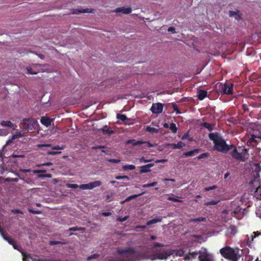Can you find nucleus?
<instances>
[{
  "label": "nucleus",
  "instance_id": "nucleus-52",
  "mask_svg": "<svg viewBox=\"0 0 261 261\" xmlns=\"http://www.w3.org/2000/svg\"><path fill=\"white\" fill-rule=\"evenodd\" d=\"M168 199L169 200H172V201H173L174 202H182V200H180L177 198H173V197H169L168 198Z\"/></svg>",
  "mask_w": 261,
  "mask_h": 261
},
{
  "label": "nucleus",
  "instance_id": "nucleus-41",
  "mask_svg": "<svg viewBox=\"0 0 261 261\" xmlns=\"http://www.w3.org/2000/svg\"><path fill=\"white\" fill-rule=\"evenodd\" d=\"M242 259L244 261H253L254 260V258L253 256L248 254L245 256V257L243 258Z\"/></svg>",
  "mask_w": 261,
  "mask_h": 261
},
{
  "label": "nucleus",
  "instance_id": "nucleus-57",
  "mask_svg": "<svg viewBox=\"0 0 261 261\" xmlns=\"http://www.w3.org/2000/svg\"><path fill=\"white\" fill-rule=\"evenodd\" d=\"M12 156L14 158H23L24 156L23 154H18L17 153L14 152L13 154L12 155Z\"/></svg>",
  "mask_w": 261,
  "mask_h": 261
},
{
  "label": "nucleus",
  "instance_id": "nucleus-47",
  "mask_svg": "<svg viewBox=\"0 0 261 261\" xmlns=\"http://www.w3.org/2000/svg\"><path fill=\"white\" fill-rule=\"evenodd\" d=\"M115 178L117 180H120V179H126V180H129V178L128 176H126V175H123V176H117L115 177Z\"/></svg>",
  "mask_w": 261,
  "mask_h": 261
},
{
  "label": "nucleus",
  "instance_id": "nucleus-29",
  "mask_svg": "<svg viewBox=\"0 0 261 261\" xmlns=\"http://www.w3.org/2000/svg\"><path fill=\"white\" fill-rule=\"evenodd\" d=\"M92 10L91 9H82L81 10L75 9L73 10V13L74 14H79L80 13H92Z\"/></svg>",
  "mask_w": 261,
  "mask_h": 261
},
{
  "label": "nucleus",
  "instance_id": "nucleus-4",
  "mask_svg": "<svg viewBox=\"0 0 261 261\" xmlns=\"http://www.w3.org/2000/svg\"><path fill=\"white\" fill-rule=\"evenodd\" d=\"M221 255L231 261H238L241 257L239 249H233L231 247H223L219 250Z\"/></svg>",
  "mask_w": 261,
  "mask_h": 261
},
{
  "label": "nucleus",
  "instance_id": "nucleus-42",
  "mask_svg": "<svg viewBox=\"0 0 261 261\" xmlns=\"http://www.w3.org/2000/svg\"><path fill=\"white\" fill-rule=\"evenodd\" d=\"M19 178L18 177L16 178H11V177H7L5 178V181L7 182H18Z\"/></svg>",
  "mask_w": 261,
  "mask_h": 261
},
{
  "label": "nucleus",
  "instance_id": "nucleus-13",
  "mask_svg": "<svg viewBox=\"0 0 261 261\" xmlns=\"http://www.w3.org/2000/svg\"><path fill=\"white\" fill-rule=\"evenodd\" d=\"M198 256V252L193 251L192 252H188L187 254L185 255L184 259L185 260H192L193 259H195Z\"/></svg>",
  "mask_w": 261,
  "mask_h": 261
},
{
  "label": "nucleus",
  "instance_id": "nucleus-27",
  "mask_svg": "<svg viewBox=\"0 0 261 261\" xmlns=\"http://www.w3.org/2000/svg\"><path fill=\"white\" fill-rule=\"evenodd\" d=\"M254 196L257 199H261V187H257L254 192Z\"/></svg>",
  "mask_w": 261,
  "mask_h": 261
},
{
  "label": "nucleus",
  "instance_id": "nucleus-8",
  "mask_svg": "<svg viewBox=\"0 0 261 261\" xmlns=\"http://www.w3.org/2000/svg\"><path fill=\"white\" fill-rule=\"evenodd\" d=\"M233 84L231 83L226 82L224 84H221V92L222 94L230 95L232 94Z\"/></svg>",
  "mask_w": 261,
  "mask_h": 261
},
{
  "label": "nucleus",
  "instance_id": "nucleus-54",
  "mask_svg": "<svg viewBox=\"0 0 261 261\" xmlns=\"http://www.w3.org/2000/svg\"><path fill=\"white\" fill-rule=\"evenodd\" d=\"M128 216H125L123 218H121V217H119V218H117V221H119V222H124L125 221H126V220L128 219Z\"/></svg>",
  "mask_w": 261,
  "mask_h": 261
},
{
  "label": "nucleus",
  "instance_id": "nucleus-46",
  "mask_svg": "<svg viewBox=\"0 0 261 261\" xmlns=\"http://www.w3.org/2000/svg\"><path fill=\"white\" fill-rule=\"evenodd\" d=\"M217 188V186L214 185V186H213L204 188V191H210V190H213L216 189Z\"/></svg>",
  "mask_w": 261,
  "mask_h": 261
},
{
  "label": "nucleus",
  "instance_id": "nucleus-9",
  "mask_svg": "<svg viewBox=\"0 0 261 261\" xmlns=\"http://www.w3.org/2000/svg\"><path fill=\"white\" fill-rule=\"evenodd\" d=\"M101 181H92L89 184L81 185L80 186V188L82 190H91L94 188L101 186Z\"/></svg>",
  "mask_w": 261,
  "mask_h": 261
},
{
  "label": "nucleus",
  "instance_id": "nucleus-34",
  "mask_svg": "<svg viewBox=\"0 0 261 261\" xmlns=\"http://www.w3.org/2000/svg\"><path fill=\"white\" fill-rule=\"evenodd\" d=\"M201 125L208 129L209 131H212L213 130V127L211 124L208 123L207 122H203L202 123Z\"/></svg>",
  "mask_w": 261,
  "mask_h": 261
},
{
  "label": "nucleus",
  "instance_id": "nucleus-39",
  "mask_svg": "<svg viewBox=\"0 0 261 261\" xmlns=\"http://www.w3.org/2000/svg\"><path fill=\"white\" fill-rule=\"evenodd\" d=\"M220 202L219 200H213L210 201L206 202L204 203V205L206 206L211 205H216L218 204Z\"/></svg>",
  "mask_w": 261,
  "mask_h": 261
},
{
  "label": "nucleus",
  "instance_id": "nucleus-6",
  "mask_svg": "<svg viewBox=\"0 0 261 261\" xmlns=\"http://www.w3.org/2000/svg\"><path fill=\"white\" fill-rule=\"evenodd\" d=\"M198 261H216L214 255L206 249L198 251Z\"/></svg>",
  "mask_w": 261,
  "mask_h": 261
},
{
  "label": "nucleus",
  "instance_id": "nucleus-43",
  "mask_svg": "<svg viewBox=\"0 0 261 261\" xmlns=\"http://www.w3.org/2000/svg\"><path fill=\"white\" fill-rule=\"evenodd\" d=\"M209 153L208 152H205L201 154H200L199 156L197 157V159L198 160H201L204 158H206L209 156Z\"/></svg>",
  "mask_w": 261,
  "mask_h": 261
},
{
  "label": "nucleus",
  "instance_id": "nucleus-24",
  "mask_svg": "<svg viewBox=\"0 0 261 261\" xmlns=\"http://www.w3.org/2000/svg\"><path fill=\"white\" fill-rule=\"evenodd\" d=\"M256 138H260L261 139V135L259 136H257L255 135H251L250 138H249V140L247 142V144L248 146H251V143L252 142L257 143L256 140Z\"/></svg>",
  "mask_w": 261,
  "mask_h": 261
},
{
  "label": "nucleus",
  "instance_id": "nucleus-60",
  "mask_svg": "<svg viewBox=\"0 0 261 261\" xmlns=\"http://www.w3.org/2000/svg\"><path fill=\"white\" fill-rule=\"evenodd\" d=\"M173 108L174 111L175 112H176L177 113H178V114H180V112L179 111V110L178 109V107H177L176 105L173 104Z\"/></svg>",
  "mask_w": 261,
  "mask_h": 261
},
{
  "label": "nucleus",
  "instance_id": "nucleus-5",
  "mask_svg": "<svg viewBox=\"0 0 261 261\" xmlns=\"http://www.w3.org/2000/svg\"><path fill=\"white\" fill-rule=\"evenodd\" d=\"M38 125V122L33 118H24L20 124V127L23 132L26 133L29 130H34Z\"/></svg>",
  "mask_w": 261,
  "mask_h": 261
},
{
  "label": "nucleus",
  "instance_id": "nucleus-55",
  "mask_svg": "<svg viewBox=\"0 0 261 261\" xmlns=\"http://www.w3.org/2000/svg\"><path fill=\"white\" fill-rule=\"evenodd\" d=\"M109 162L111 163L117 164L120 162V159H109Z\"/></svg>",
  "mask_w": 261,
  "mask_h": 261
},
{
  "label": "nucleus",
  "instance_id": "nucleus-58",
  "mask_svg": "<svg viewBox=\"0 0 261 261\" xmlns=\"http://www.w3.org/2000/svg\"><path fill=\"white\" fill-rule=\"evenodd\" d=\"M67 186L68 188H70L72 189H76L78 187L79 188V186H78L76 184H68Z\"/></svg>",
  "mask_w": 261,
  "mask_h": 261
},
{
  "label": "nucleus",
  "instance_id": "nucleus-15",
  "mask_svg": "<svg viewBox=\"0 0 261 261\" xmlns=\"http://www.w3.org/2000/svg\"><path fill=\"white\" fill-rule=\"evenodd\" d=\"M237 232V228L234 225H230L226 229V234L228 237H232L236 234Z\"/></svg>",
  "mask_w": 261,
  "mask_h": 261
},
{
  "label": "nucleus",
  "instance_id": "nucleus-62",
  "mask_svg": "<svg viewBox=\"0 0 261 261\" xmlns=\"http://www.w3.org/2000/svg\"><path fill=\"white\" fill-rule=\"evenodd\" d=\"M22 255H23V261H27L26 260L27 258H30V255L27 254L23 252H22Z\"/></svg>",
  "mask_w": 261,
  "mask_h": 261
},
{
  "label": "nucleus",
  "instance_id": "nucleus-10",
  "mask_svg": "<svg viewBox=\"0 0 261 261\" xmlns=\"http://www.w3.org/2000/svg\"><path fill=\"white\" fill-rule=\"evenodd\" d=\"M261 232L260 231H254L253 233H251V234L249 236L248 235H247L246 236V242L247 245L249 247H251L252 244L253 242V241L254 240V239L256 237L260 236Z\"/></svg>",
  "mask_w": 261,
  "mask_h": 261
},
{
  "label": "nucleus",
  "instance_id": "nucleus-33",
  "mask_svg": "<svg viewBox=\"0 0 261 261\" xmlns=\"http://www.w3.org/2000/svg\"><path fill=\"white\" fill-rule=\"evenodd\" d=\"M161 221V219L160 218H155L149 221H148L147 222V225H150L153 224H155L158 222H160Z\"/></svg>",
  "mask_w": 261,
  "mask_h": 261
},
{
  "label": "nucleus",
  "instance_id": "nucleus-56",
  "mask_svg": "<svg viewBox=\"0 0 261 261\" xmlns=\"http://www.w3.org/2000/svg\"><path fill=\"white\" fill-rule=\"evenodd\" d=\"M163 247V244L160 243H155L153 246V249L154 250L156 247Z\"/></svg>",
  "mask_w": 261,
  "mask_h": 261
},
{
  "label": "nucleus",
  "instance_id": "nucleus-16",
  "mask_svg": "<svg viewBox=\"0 0 261 261\" xmlns=\"http://www.w3.org/2000/svg\"><path fill=\"white\" fill-rule=\"evenodd\" d=\"M207 92L206 90H198L197 97L198 99L202 100L207 97Z\"/></svg>",
  "mask_w": 261,
  "mask_h": 261
},
{
  "label": "nucleus",
  "instance_id": "nucleus-49",
  "mask_svg": "<svg viewBox=\"0 0 261 261\" xmlns=\"http://www.w3.org/2000/svg\"><path fill=\"white\" fill-rule=\"evenodd\" d=\"M99 256V255L98 254H96V253L94 254H93V255H91L89 256H88L87 260H89L90 259H94V258H97Z\"/></svg>",
  "mask_w": 261,
  "mask_h": 261
},
{
  "label": "nucleus",
  "instance_id": "nucleus-26",
  "mask_svg": "<svg viewBox=\"0 0 261 261\" xmlns=\"http://www.w3.org/2000/svg\"><path fill=\"white\" fill-rule=\"evenodd\" d=\"M185 146V144L183 142H178L177 143H172L170 144V146L173 149L181 148Z\"/></svg>",
  "mask_w": 261,
  "mask_h": 261
},
{
  "label": "nucleus",
  "instance_id": "nucleus-18",
  "mask_svg": "<svg viewBox=\"0 0 261 261\" xmlns=\"http://www.w3.org/2000/svg\"><path fill=\"white\" fill-rule=\"evenodd\" d=\"M2 235V237L4 238V239L5 241H7L8 242V243L10 245H13L14 242H15L14 240L13 239L9 234L7 233L6 232H4V233L1 234Z\"/></svg>",
  "mask_w": 261,
  "mask_h": 261
},
{
  "label": "nucleus",
  "instance_id": "nucleus-25",
  "mask_svg": "<svg viewBox=\"0 0 261 261\" xmlns=\"http://www.w3.org/2000/svg\"><path fill=\"white\" fill-rule=\"evenodd\" d=\"M101 130L102 131V133H103L104 134L111 135L113 134L114 133V131L110 129L109 126L107 125H105L104 126H103Z\"/></svg>",
  "mask_w": 261,
  "mask_h": 261
},
{
  "label": "nucleus",
  "instance_id": "nucleus-59",
  "mask_svg": "<svg viewBox=\"0 0 261 261\" xmlns=\"http://www.w3.org/2000/svg\"><path fill=\"white\" fill-rule=\"evenodd\" d=\"M51 145L50 144H39L38 147H50Z\"/></svg>",
  "mask_w": 261,
  "mask_h": 261
},
{
  "label": "nucleus",
  "instance_id": "nucleus-1",
  "mask_svg": "<svg viewBox=\"0 0 261 261\" xmlns=\"http://www.w3.org/2000/svg\"><path fill=\"white\" fill-rule=\"evenodd\" d=\"M117 253L120 255V257H112L109 261H136L145 258L144 253H138L133 247L118 248L117 250Z\"/></svg>",
  "mask_w": 261,
  "mask_h": 261
},
{
  "label": "nucleus",
  "instance_id": "nucleus-28",
  "mask_svg": "<svg viewBox=\"0 0 261 261\" xmlns=\"http://www.w3.org/2000/svg\"><path fill=\"white\" fill-rule=\"evenodd\" d=\"M68 231H81L82 232H84L86 230V228L85 227H73L69 228L68 229Z\"/></svg>",
  "mask_w": 261,
  "mask_h": 261
},
{
  "label": "nucleus",
  "instance_id": "nucleus-12",
  "mask_svg": "<svg viewBox=\"0 0 261 261\" xmlns=\"http://www.w3.org/2000/svg\"><path fill=\"white\" fill-rule=\"evenodd\" d=\"M163 104L161 103H153L150 110L153 113L159 114L163 111Z\"/></svg>",
  "mask_w": 261,
  "mask_h": 261
},
{
  "label": "nucleus",
  "instance_id": "nucleus-7",
  "mask_svg": "<svg viewBox=\"0 0 261 261\" xmlns=\"http://www.w3.org/2000/svg\"><path fill=\"white\" fill-rule=\"evenodd\" d=\"M187 249L182 248L176 250H172L169 251H164V259L168 258L170 255H175L178 256H184L187 254Z\"/></svg>",
  "mask_w": 261,
  "mask_h": 261
},
{
  "label": "nucleus",
  "instance_id": "nucleus-63",
  "mask_svg": "<svg viewBox=\"0 0 261 261\" xmlns=\"http://www.w3.org/2000/svg\"><path fill=\"white\" fill-rule=\"evenodd\" d=\"M255 170L257 172L260 171V170H261V166H260V164H256L255 165Z\"/></svg>",
  "mask_w": 261,
  "mask_h": 261
},
{
  "label": "nucleus",
  "instance_id": "nucleus-17",
  "mask_svg": "<svg viewBox=\"0 0 261 261\" xmlns=\"http://www.w3.org/2000/svg\"><path fill=\"white\" fill-rule=\"evenodd\" d=\"M52 121L51 118L46 116L42 117L41 119V123L47 127L51 125Z\"/></svg>",
  "mask_w": 261,
  "mask_h": 261
},
{
  "label": "nucleus",
  "instance_id": "nucleus-64",
  "mask_svg": "<svg viewBox=\"0 0 261 261\" xmlns=\"http://www.w3.org/2000/svg\"><path fill=\"white\" fill-rule=\"evenodd\" d=\"M46 170H33V173H45Z\"/></svg>",
  "mask_w": 261,
  "mask_h": 261
},
{
  "label": "nucleus",
  "instance_id": "nucleus-19",
  "mask_svg": "<svg viewBox=\"0 0 261 261\" xmlns=\"http://www.w3.org/2000/svg\"><path fill=\"white\" fill-rule=\"evenodd\" d=\"M2 235V237L4 238V239L5 241H7L8 242V243L10 245H13L14 242H15L14 240L13 239L9 234L7 233L6 232H4V233L1 234Z\"/></svg>",
  "mask_w": 261,
  "mask_h": 261
},
{
  "label": "nucleus",
  "instance_id": "nucleus-51",
  "mask_svg": "<svg viewBox=\"0 0 261 261\" xmlns=\"http://www.w3.org/2000/svg\"><path fill=\"white\" fill-rule=\"evenodd\" d=\"M49 244L53 246V245L62 244V243L61 242H59V241H51L50 242H49Z\"/></svg>",
  "mask_w": 261,
  "mask_h": 261
},
{
  "label": "nucleus",
  "instance_id": "nucleus-53",
  "mask_svg": "<svg viewBox=\"0 0 261 261\" xmlns=\"http://www.w3.org/2000/svg\"><path fill=\"white\" fill-rule=\"evenodd\" d=\"M13 247V248L18 250V251H21V250H22V248L18 246L15 243V242H14V244L13 245H12Z\"/></svg>",
  "mask_w": 261,
  "mask_h": 261
},
{
  "label": "nucleus",
  "instance_id": "nucleus-11",
  "mask_svg": "<svg viewBox=\"0 0 261 261\" xmlns=\"http://www.w3.org/2000/svg\"><path fill=\"white\" fill-rule=\"evenodd\" d=\"M126 144H131L134 146L140 145L141 144H145V147H152V145L149 142H143L141 141H135V139H129L126 141Z\"/></svg>",
  "mask_w": 261,
  "mask_h": 261
},
{
  "label": "nucleus",
  "instance_id": "nucleus-36",
  "mask_svg": "<svg viewBox=\"0 0 261 261\" xmlns=\"http://www.w3.org/2000/svg\"><path fill=\"white\" fill-rule=\"evenodd\" d=\"M123 169L125 171L128 170H134L135 169V166L134 165H125L123 166Z\"/></svg>",
  "mask_w": 261,
  "mask_h": 261
},
{
  "label": "nucleus",
  "instance_id": "nucleus-40",
  "mask_svg": "<svg viewBox=\"0 0 261 261\" xmlns=\"http://www.w3.org/2000/svg\"><path fill=\"white\" fill-rule=\"evenodd\" d=\"M117 118L121 121H125L128 119L127 117L124 115L121 114H117Z\"/></svg>",
  "mask_w": 261,
  "mask_h": 261
},
{
  "label": "nucleus",
  "instance_id": "nucleus-2",
  "mask_svg": "<svg viewBox=\"0 0 261 261\" xmlns=\"http://www.w3.org/2000/svg\"><path fill=\"white\" fill-rule=\"evenodd\" d=\"M208 138L213 142L214 150L223 153H226L229 151V148L225 140L218 133L208 134Z\"/></svg>",
  "mask_w": 261,
  "mask_h": 261
},
{
  "label": "nucleus",
  "instance_id": "nucleus-32",
  "mask_svg": "<svg viewBox=\"0 0 261 261\" xmlns=\"http://www.w3.org/2000/svg\"><path fill=\"white\" fill-rule=\"evenodd\" d=\"M28 73L31 74H36L38 73V70L34 69L31 67H27Z\"/></svg>",
  "mask_w": 261,
  "mask_h": 261
},
{
  "label": "nucleus",
  "instance_id": "nucleus-14",
  "mask_svg": "<svg viewBox=\"0 0 261 261\" xmlns=\"http://www.w3.org/2000/svg\"><path fill=\"white\" fill-rule=\"evenodd\" d=\"M114 11L116 13H122L125 14H128L132 12V8L131 7H117Z\"/></svg>",
  "mask_w": 261,
  "mask_h": 261
},
{
  "label": "nucleus",
  "instance_id": "nucleus-44",
  "mask_svg": "<svg viewBox=\"0 0 261 261\" xmlns=\"http://www.w3.org/2000/svg\"><path fill=\"white\" fill-rule=\"evenodd\" d=\"M61 151H48L47 152V155H55L56 154H61Z\"/></svg>",
  "mask_w": 261,
  "mask_h": 261
},
{
  "label": "nucleus",
  "instance_id": "nucleus-3",
  "mask_svg": "<svg viewBox=\"0 0 261 261\" xmlns=\"http://www.w3.org/2000/svg\"><path fill=\"white\" fill-rule=\"evenodd\" d=\"M229 150L233 148L230 154L233 159L239 161L244 162L247 160L248 156V150L244 147H238V148L233 145H228Z\"/></svg>",
  "mask_w": 261,
  "mask_h": 261
},
{
  "label": "nucleus",
  "instance_id": "nucleus-23",
  "mask_svg": "<svg viewBox=\"0 0 261 261\" xmlns=\"http://www.w3.org/2000/svg\"><path fill=\"white\" fill-rule=\"evenodd\" d=\"M151 259H163V251L160 250L159 252H155L153 255H152Z\"/></svg>",
  "mask_w": 261,
  "mask_h": 261
},
{
  "label": "nucleus",
  "instance_id": "nucleus-50",
  "mask_svg": "<svg viewBox=\"0 0 261 261\" xmlns=\"http://www.w3.org/2000/svg\"><path fill=\"white\" fill-rule=\"evenodd\" d=\"M28 211L29 212L33 214H40L42 213V212L39 211L34 210L32 208H29Z\"/></svg>",
  "mask_w": 261,
  "mask_h": 261
},
{
  "label": "nucleus",
  "instance_id": "nucleus-48",
  "mask_svg": "<svg viewBox=\"0 0 261 261\" xmlns=\"http://www.w3.org/2000/svg\"><path fill=\"white\" fill-rule=\"evenodd\" d=\"M156 185V182L154 181L150 184H145L142 186H143V188H147V187L155 186Z\"/></svg>",
  "mask_w": 261,
  "mask_h": 261
},
{
  "label": "nucleus",
  "instance_id": "nucleus-37",
  "mask_svg": "<svg viewBox=\"0 0 261 261\" xmlns=\"http://www.w3.org/2000/svg\"><path fill=\"white\" fill-rule=\"evenodd\" d=\"M2 125L3 126H8L10 127H12L13 126V123L9 120L3 121L2 122Z\"/></svg>",
  "mask_w": 261,
  "mask_h": 261
},
{
  "label": "nucleus",
  "instance_id": "nucleus-22",
  "mask_svg": "<svg viewBox=\"0 0 261 261\" xmlns=\"http://www.w3.org/2000/svg\"><path fill=\"white\" fill-rule=\"evenodd\" d=\"M153 164H150L141 166L140 173H147L150 171V168L152 167Z\"/></svg>",
  "mask_w": 261,
  "mask_h": 261
},
{
  "label": "nucleus",
  "instance_id": "nucleus-30",
  "mask_svg": "<svg viewBox=\"0 0 261 261\" xmlns=\"http://www.w3.org/2000/svg\"><path fill=\"white\" fill-rule=\"evenodd\" d=\"M206 220V219L205 218L201 217L197 218L191 219L190 220H189V222L197 223L198 222L205 221Z\"/></svg>",
  "mask_w": 261,
  "mask_h": 261
},
{
  "label": "nucleus",
  "instance_id": "nucleus-45",
  "mask_svg": "<svg viewBox=\"0 0 261 261\" xmlns=\"http://www.w3.org/2000/svg\"><path fill=\"white\" fill-rule=\"evenodd\" d=\"M66 147V146L64 145H63L62 146L57 145L56 146H54L52 147V149L53 150H63L65 149Z\"/></svg>",
  "mask_w": 261,
  "mask_h": 261
},
{
  "label": "nucleus",
  "instance_id": "nucleus-38",
  "mask_svg": "<svg viewBox=\"0 0 261 261\" xmlns=\"http://www.w3.org/2000/svg\"><path fill=\"white\" fill-rule=\"evenodd\" d=\"M146 130L150 133H156L159 131L158 129L151 127L150 126H148Z\"/></svg>",
  "mask_w": 261,
  "mask_h": 261
},
{
  "label": "nucleus",
  "instance_id": "nucleus-61",
  "mask_svg": "<svg viewBox=\"0 0 261 261\" xmlns=\"http://www.w3.org/2000/svg\"><path fill=\"white\" fill-rule=\"evenodd\" d=\"M151 161V160H147V159H145L144 157H142L140 159V162H144V163H148V162H149Z\"/></svg>",
  "mask_w": 261,
  "mask_h": 261
},
{
  "label": "nucleus",
  "instance_id": "nucleus-20",
  "mask_svg": "<svg viewBox=\"0 0 261 261\" xmlns=\"http://www.w3.org/2000/svg\"><path fill=\"white\" fill-rule=\"evenodd\" d=\"M200 151V149H195L191 151H188L183 153V155L186 157L191 156L197 154Z\"/></svg>",
  "mask_w": 261,
  "mask_h": 261
},
{
  "label": "nucleus",
  "instance_id": "nucleus-31",
  "mask_svg": "<svg viewBox=\"0 0 261 261\" xmlns=\"http://www.w3.org/2000/svg\"><path fill=\"white\" fill-rule=\"evenodd\" d=\"M143 193H141V194H138V195H132L130 196H129V197H128L127 198H126L125 199V200L124 201H123L122 203H124V202H128V201H130L132 199H134L136 197H139V196L141 195Z\"/></svg>",
  "mask_w": 261,
  "mask_h": 261
},
{
  "label": "nucleus",
  "instance_id": "nucleus-35",
  "mask_svg": "<svg viewBox=\"0 0 261 261\" xmlns=\"http://www.w3.org/2000/svg\"><path fill=\"white\" fill-rule=\"evenodd\" d=\"M169 128L174 134L177 132V128L173 123H170Z\"/></svg>",
  "mask_w": 261,
  "mask_h": 261
},
{
  "label": "nucleus",
  "instance_id": "nucleus-21",
  "mask_svg": "<svg viewBox=\"0 0 261 261\" xmlns=\"http://www.w3.org/2000/svg\"><path fill=\"white\" fill-rule=\"evenodd\" d=\"M229 16L230 17H235L236 19L237 20H239L241 19V14L238 10L236 11H230L229 12Z\"/></svg>",
  "mask_w": 261,
  "mask_h": 261
}]
</instances>
